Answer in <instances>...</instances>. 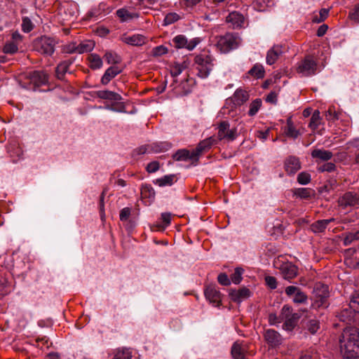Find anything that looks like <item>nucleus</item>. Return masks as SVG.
<instances>
[{
    "label": "nucleus",
    "instance_id": "f257e3e1",
    "mask_svg": "<svg viewBox=\"0 0 359 359\" xmlns=\"http://www.w3.org/2000/svg\"><path fill=\"white\" fill-rule=\"evenodd\" d=\"M340 351L342 356L352 359L359 355V330L355 327L344 329L339 339Z\"/></svg>",
    "mask_w": 359,
    "mask_h": 359
},
{
    "label": "nucleus",
    "instance_id": "f03ea898",
    "mask_svg": "<svg viewBox=\"0 0 359 359\" xmlns=\"http://www.w3.org/2000/svg\"><path fill=\"white\" fill-rule=\"evenodd\" d=\"M241 39L236 34L227 33L217 37L216 46L223 53H226L238 47Z\"/></svg>",
    "mask_w": 359,
    "mask_h": 359
},
{
    "label": "nucleus",
    "instance_id": "7ed1b4c3",
    "mask_svg": "<svg viewBox=\"0 0 359 359\" xmlns=\"http://www.w3.org/2000/svg\"><path fill=\"white\" fill-rule=\"evenodd\" d=\"M194 65L198 71L197 75L205 79L209 76L213 68V59L209 55L201 54L195 57Z\"/></svg>",
    "mask_w": 359,
    "mask_h": 359
},
{
    "label": "nucleus",
    "instance_id": "20e7f679",
    "mask_svg": "<svg viewBox=\"0 0 359 359\" xmlns=\"http://www.w3.org/2000/svg\"><path fill=\"white\" fill-rule=\"evenodd\" d=\"M313 304L314 307H327V298L329 297L328 286L321 283H317L315 284L313 290Z\"/></svg>",
    "mask_w": 359,
    "mask_h": 359
},
{
    "label": "nucleus",
    "instance_id": "39448f33",
    "mask_svg": "<svg viewBox=\"0 0 359 359\" xmlns=\"http://www.w3.org/2000/svg\"><path fill=\"white\" fill-rule=\"evenodd\" d=\"M318 65L316 61L311 56H306L302 60L297 67V72L304 76H310L317 72Z\"/></svg>",
    "mask_w": 359,
    "mask_h": 359
},
{
    "label": "nucleus",
    "instance_id": "423d86ee",
    "mask_svg": "<svg viewBox=\"0 0 359 359\" xmlns=\"http://www.w3.org/2000/svg\"><path fill=\"white\" fill-rule=\"evenodd\" d=\"M55 46V40L47 36H42L34 42V48L39 53L48 55L54 53Z\"/></svg>",
    "mask_w": 359,
    "mask_h": 359
},
{
    "label": "nucleus",
    "instance_id": "0eeeda50",
    "mask_svg": "<svg viewBox=\"0 0 359 359\" xmlns=\"http://www.w3.org/2000/svg\"><path fill=\"white\" fill-rule=\"evenodd\" d=\"M237 136V131L235 128H230L226 121H222L218 126L217 138L219 140L233 141Z\"/></svg>",
    "mask_w": 359,
    "mask_h": 359
},
{
    "label": "nucleus",
    "instance_id": "6e6552de",
    "mask_svg": "<svg viewBox=\"0 0 359 359\" xmlns=\"http://www.w3.org/2000/svg\"><path fill=\"white\" fill-rule=\"evenodd\" d=\"M172 42L177 48H186L191 50L199 43L200 40L197 38L188 40L184 35H177L174 37Z\"/></svg>",
    "mask_w": 359,
    "mask_h": 359
},
{
    "label": "nucleus",
    "instance_id": "1a4fd4ad",
    "mask_svg": "<svg viewBox=\"0 0 359 359\" xmlns=\"http://www.w3.org/2000/svg\"><path fill=\"white\" fill-rule=\"evenodd\" d=\"M22 36L18 32L12 34L11 39L8 41L3 47V52L6 54H14L18 50V46L22 42Z\"/></svg>",
    "mask_w": 359,
    "mask_h": 359
},
{
    "label": "nucleus",
    "instance_id": "9d476101",
    "mask_svg": "<svg viewBox=\"0 0 359 359\" xmlns=\"http://www.w3.org/2000/svg\"><path fill=\"white\" fill-rule=\"evenodd\" d=\"M285 291L288 297H293L292 301L294 303L304 304L306 303L308 299L307 295L298 287L290 285L285 288Z\"/></svg>",
    "mask_w": 359,
    "mask_h": 359
},
{
    "label": "nucleus",
    "instance_id": "9b49d317",
    "mask_svg": "<svg viewBox=\"0 0 359 359\" xmlns=\"http://www.w3.org/2000/svg\"><path fill=\"white\" fill-rule=\"evenodd\" d=\"M206 299L215 306H219L222 302V294L215 285H208L205 290Z\"/></svg>",
    "mask_w": 359,
    "mask_h": 359
},
{
    "label": "nucleus",
    "instance_id": "f8f14e48",
    "mask_svg": "<svg viewBox=\"0 0 359 359\" xmlns=\"http://www.w3.org/2000/svg\"><path fill=\"white\" fill-rule=\"evenodd\" d=\"M283 278L290 280L298 275L297 267L291 262L283 263L279 267Z\"/></svg>",
    "mask_w": 359,
    "mask_h": 359
},
{
    "label": "nucleus",
    "instance_id": "ddd939ff",
    "mask_svg": "<svg viewBox=\"0 0 359 359\" xmlns=\"http://www.w3.org/2000/svg\"><path fill=\"white\" fill-rule=\"evenodd\" d=\"M121 41L131 46H142L146 43L147 39L144 36L139 34L133 35L124 34L121 36Z\"/></svg>",
    "mask_w": 359,
    "mask_h": 359
},
{
    "label": "nucleus",
    "instance_id": "4468645a",
    "mask_svg": "<svg viewBox=\"0 0 359 359\" xmlns=\"http://www.w3.org/2000/svg\"><path fill=\"white\" fill-rule=\"evenodd\" d=\"M245 100H246L245 91L243 90H237L235 92L231 100H228L226 101V105L231 104L232 102H233L234 104L236 105H241V104H243L245 102ZM226 110H228V107H227V106H225L224 108H222V113H223L224 114H226L227 113Z\"/></svg>",
    "mask_w": 359,
    "mask_h": 359
},
{
    "label": "nucleus",
    "instance_id": "2eb2a0df",
    "mask_svg": "<svg viewBox=\"0 0 359 359\" xmlns=\"http://www.w3.org/2000/svg\"><path fill=\"white\" fill-rule=\"evenodd\" d=\"M245 18L240 13L234 11L230 13L226 18V21L233 28H238L244 23Z\"/></svg>",
    "mask_w": 359,
    "mask_h": 359
},
{
    "label": "nucleus",
    "instance_id": "dca6fc26",
    "mask_svg": "<svg viewBox=\"0 0 359 359\" xmlns=\"http://www.w3.org/2000/svg\"><path fill=\"white\" fill-rule=\"evenodd\" d=\"M264 337L267 343L272 347H276L282 342L281 336L274 330H266Z\"/></svg>",
    "mask_w": 359,
    "mask_h": 359
},
{
    "label": "nucleus",
    "instance_id": "f3484780",
    "mask_svg": "<svg viewBox=\"0 0 359 359\" xmlns=\"http://www.w3.org/2000/svg\"><path fill=\"white\" fill-rule=\"evenodd\" d=\"M285 168L290 175L297 172L301 168L299 158L294 156L288 157L285 161Z\"/></svg>",
    "mask_w": 359,
    "mask_h": 359
},
{
    "label": "nucleus",
    "instance_id": "a211bd4d",
    "mask_svg": "<svg viewBox=\"0 0 359 359\" xmlns=\"http://www.w3.org/2000/svg\"><path fill=\"white\" fill-rule=\"evenodd\" d=\"M282 46L279 45L273 46L269 49L266 54V62L268 65H271L274 64L279 57L282 55Z\"/></svg>",
    "mask_w": 359,
    "mask_h": 359
},
{
    "label": "nucleus",
    "instance_id": "6ab92c4d",
    "mask_svg": "<svg viewBox=\"0 0 359 359\" xmlns=\"http://www.w3.org/2000/svg\"><path fill=\"white\" fill-rule=\"evenodd\" d=\"M339 205L345 208L348 206H355L358 204L357 196L351 192L346 193L339 199Z\"/></svg>",
    "mask_w": 359,
    "mask_h": 359
},
{
    "label": "nucleus",
    "instance_id": "aec40b11",
    "mask_svg": "<svg viewBox=\"0 0 359 359\" xmlns=\"http://www.w3.org/2000/svg\"><path fill=\"white\" fill-rule=\"evenodd\" d=\"M173 157L176 161L191 160L196 161L198 160L194 150L180 149L175 154Z\"/></svg>",
    "mask_w": 359,
    "mask_h": 359
},
{
    "label": "nucleus",
    "instance_id": "412c9836",
    "mask_svg": "<svg viewBox=\"0 0 359 359\" xmlns=\"http://www.w3.org/2000/svg\"><path fill=\"white\" fill-rule=\"evenodd\" d=\"M217 140L213 137H210L201 142L195 149H193L197 158L206 149H209L212 144H215Z\"/></svg>",
    "mask_w": 359,
    "mask_h": 359
},
{
    "label": "nucleus",
    "instance_id": "4be33fe9",
    "mask_svg": "<svg viewBox=\"0 0 359 359\" xmlns=\"http://www.w3.org/2000/svg\"><path fill=\"white\" fill-rule=\"evenodd\" d=\"M121 72V69L116 67H110L108 68L101 79L102 84H107L113 78Z\"/></svg>",
    "mask_w": 359,
    "mask_h": 359
},
{
    "label": "nucleus",
    "instance_id": "5701e85b",
    "mask_svg": "<svg viewBox=\"0 0 359 359\" xmlns=\"http://www.w3.org/2000/svg\"><path fill=\"white\" fill-rule=\"evenodd\" d=\"M232 301L240 304L247 298V289L245 287L231 290L229 293Z\"/></svg>",
    "mask_w": 359,
    "mask_h": 359
},
{
    "label": "nucleus",
    "instance_id": "b1692460",
    "mask_svg": "<svg viewBox=\"0 0 359 359\" xmlns=\"http://www.w3.org/2000/svg\"><path fill=\"white\" fill-rule=\"evenodd\" d=\"M332 153L327 150L316 149H313L311 152V156L313 158H317L321 161H328L332 158Z\"/></svg>",
    "mask_w": 359,
    "mask_h": 359
},
{
    "label": "nucleus",
    "instance_id": "393cba45",
    "mask_svg": "<svg viewBox=\"0 0 359 359\" xmlns=\"http://www.w3.org/2000/svg\"><path fill=\"white\" fill-rule=\"evenodd\" d=\"M334 219L318 220L311 224V229L314 233H321L325 231L327 226Z\"/></svg>",
    "mask_w": 359,
    "mask_h": 359
},
{
    "label": "nucleus",
    "instance_id": "a878e982",
    "mask_svg": "<svg viewBox=\"0 0 359 359\" xmlns=\"http://www.w3.org/2000/svg\"><path fill=\"white\" fill-rule=\"evenodd\" d=\"M96 94L97 96L101 99L112 101H118L121 100V96L118 94L109 90H100L97 91Z\"/></svg>",
    "mask_w": 359,
    "mask_h": 359
},
{
    "label": "nucleus",
    "instance_id": "bb28decb",
    "mask_svg": "<svg viewBox=\"0 0 359 359\" xmlns=\"http://www.w3.org/2000/svg\"><path fill=\"white\" fill-rule=\"evenodd\" d=\"M117 16L123 22L129 21L135 18H137L138 15L135 13H132L126 8H121L116 11Z\"/></svg>",
    "mask_w": 359,
    "mask_h": 359
},
{
    "label": "nucleus",
    "instance_id": "cd10ccee",
    "mask_svg": "<svg viewBox=\"0 0 359 359\" xmlns=\"http://www.w3.org/2000/svg\"><path fill=\"white\" fill-rule=\"evenodd\" d=\"M248 74L256 79H262L265 75V70L262 65L257 63L248 71Z\"/></svg>",
    "mask_w": 359,
    "mask_h": 359
},
{
    "label": "nucleus",
    "instance_id": "c85d7f7f",
    "mask_svg": "<svg viewBox=\"0 0 359 359\" xmlns=\"http://www.w3.org/2000/svg\"><path fill=\"white\" fill-rule=\"evenodd\" d=\"M231 355L234 359H245V352L241 344L236 341L231 348Z\"/></svg>",
    "mask_w": 359,
    "mask_h": 359
},
{
    "label": "nucleus",
    "instance_id": "c756f323",
    "mask_svg": "<svg viewBox=\"0 0 359 359\" xmlns=\"http://www.w3.org/2000/svg\"><path fill=\"white\" fill-rule=\"evenodd\" d=\"M95 43L93 41L88 40L82 41L78 45L77 53L81 54L90 52L93 49Z\"/></svg>",
    "mask_w": 359,
    "mask_h": 359
},
{
    "label": "nucleus",
    "instance_id": "7c9ffc66",
    "mask_svg": "<svg viewBox=\"0 0 359 359\" xmlns=\"http://www.w3.org/2000/svg\"><path fill=\"white\" fill-rule=\"evenodd\" d=\"M314 194V191L309 188H299L295 189L294 194L301 198L309 199Z\"/></svg>",
    "mask_w": 359,
    "mask_h": 359
},
{
    "label": "nucleus",
    "instance_id": "2f4dec72",
    "mask_svg": "<svg viewBox=\"0 0 359 359\" xmlns=\"http://www.w3.org/2000/svg\"><path fill=\"white\" fill-rule=\"evenodd\" d=\"M90 67L92 69H100L102 66V60L97 54H91L88 56Z\"/></svg>",
    "mask_w": 359,
    "mask_h": 359
},
{
    "label": "nucleus",
    "instance_id": "473e14b6",
    "mask_svg": "<svg viewBox=\"0 0 359 359\" xmlns=\"http://www.w3.org/2000/svg\"><path fill=\"white\" fill-rule=\"evenodd\" d=\"M32 80L38 85H41L48 81V76L43 72H34L32 74Z\"/></svg>",
    "mask_w": 359,
    "mask_h": 359
},
{
    "label": "nucleus",
    "instance_id": "72a5a7b5",
    "mask_svg": "<svg viewBox=\"0 0 359 359\" xmlns=\"http://www.w3.org/2000/svg\"><path fill=\"white\" fill-rule=\"evenodd\" d=\"M298 315L294 313L291 317L285 318L283 324V328L286 330H292L297 325Z\"/></svg>",
    "mask_w": 359,
    "mask_h": 359
},
{
    "label": "nucleus",
    "instance_id": "f704fd0d",
    "mask_svg": "<svg viewBox=\"0 0 359 359\" xmlns=\"http://www.w3.org/2000/svg\"><path fill=\"white\" fill-rule=\"evenodd\" d=\"M104 58L108 64L115 65L121 62V57L116 53L111 51L107 52L104 55Z\"/></svg>",
    "mask_w": 359,
    "mask_h": 359
},
{
    "label": "nucleus",
    "instance_id": "c9c22d12",
    "mask_svg": "<svg viewBox=\"0 0 359 359\" xmlns=\"http://www.w3.org/2000/svg\"><path fill=\"white\" fill-rule=\"evenodd\" d=\"M341 114L336 111L335 108L330 107L325 112V118L328 121L334 122L340 118Z\"/></svg>",
    "mask_w": 359,
    "mask_h": 359
},
{
    "label": "nucleus",
    "instance_id": "e433bc0d",
    "mask_svg": "<svg viewBox=\"0 0 359 359\" xmlns=\"http://www.w3.org/2000/svg\"><path fill=\"white\" fill-rule=\"evenodd\" d=\"M355 241H359V231L347 233L344 238V245H349Z\"/></svg>",
    "mask_w": 359,
    "mask_h": 359
},
{
    "label": "nucleus",
    "instance_id": "4c0bfd02",
    "mask_svg": "<svg viewBox=\"0 0 359 359\" xmlns=\"http://www.w3.org/2000/svg\"><path fill=\"white\" fill-rule=\"evenodd\" d=\"M320 111L318 110H316L311 118V121L309 123V127L312 130H316L318 126L320 124Z\"/></svg>",
    "mask_w": 359,
    "mask_h": 359
},
{
    "label": "nucleus",
    "instance_id": "58836bf2",
    "mask_svg": "<svg viewBox=\"0 0 359 359\" xmlns=\"http://www.w3.org/2000/svg\"><path fill=\"white\" fill-rule=\"evenodd\" d=\"M244 272V269L240 267L236 268L234 272L231 276L232 283L234 284H239L242 280V275Z\"/></svg>",
    "mask_w": 359,
    "mask_h": 359
},
{
    "label": "nucleus",
    "instance_id": "ea45409f",
    "mask_svg": "<svg viewBox=\"0 0 359 359\" xmlns=\"http://www.w3.org/2000/svg\"><path fill=\"white\" fill-rule=\"evenodd\" d=\"M175 180L174 175H165L160 179L156 180V183L160 187L170 186L173 184Z\"/></svg>",
    "mask_w": 359,
    "mask_h": 359
},
{
    "label": "nucleus",
    "instance_id": "a19ab883",
    "mask_svg": "<svg viewBox=\"0 0 359 359\" xmlns=\"http://www.w3.org/2000/svg\"><path fill=\"white\" fill-rule=\"evenodd\" d=\"M328 14H329L328 9L322 8L319 11L318 15H316L313 18L312 21L316 23L322 22L327 18Z\"/></svg>",
    "mask_w": 359,
    "mask_h": 359
},
{
    "label": "nucleus",
    "instance_id": "79ce46f5",
    "mask_svg": "<svg viewBox=\"0 0 359 359\" xmlns=\"http://www.w3.org/2000/svg\"><path fill=\"white\" fill-rule=\"evenodd\" d=\"M306 327L310 333L316 334L320 328L319 321L316 319L310 320L307 323Z\"/></svg>",
    "mask_w": 359,
    "mask_h": 359
},
{
    "label": "nucleus",
    "instance_id": "37998d69",
    "mask_svg": "<svg viewBox=\"0 0 359 359\" xmlns=\"http://www.w3.org/2000/svg\"><path fill=\"white\" fill-rule=\"evenodd\" d=\"M349 307L354 312H359V293L353 295L349 302Z\"/></svg>",
    "mask_w": 359,
    "mask_h": 359
},
{
    "label": "nucleus",
    "instance_id": "c03bdc74",
    "mask_svg": "<svg viewBox=\"0 0 359 359\" xmlns=\"http://www.w3.org/2000/svg\"><path fill=\"white\" fill-rule=\"evenodd\" d=\"M284 133L287 137H292L294 139L297 138L300 135L299 130H297L294 126H290L289 127H285Z\"/></svg>",
    "mask_w": 359,
    "mask_h": 359
},
{
    "label": "nucleus",
    "instance_id": "a18cd8bd",
    "mask_svg": "<svg viewBox=\"0 0 359 359\" xmlns=\"http://www.w3.org/2000/svg\"><path fill=\"white\" fill-rule=\"evenodd\" d=\"M69 65L64 62L57 65L56 68V74L59 79H62L63 75L67 72Z\"/></svg>",
    "mask_w": 359,
    "mask_h": 359
},
{
    "label": "nucleus",
    "instance_id": "49530a36",
    "mask_svg": "<svg viewBox=\"0 0 359 359\" xmlns=\"http://www.w3.org/2000/svg\"><path fill=\"white\" fill-rule=\"evenodd\" d=\"M262 106V100L260 99H256L250 104V109L248 114L251 116L255 115Z\"/></svg>",
    "mask_w": 359,
    "mask_h": 359
},
{
    "label": "nucleus",
    "instance_id": "de8ad7c7",
    "mask_svg": "<svg viewBox=\"0 0 359 359\" xmlns=\"http://www.w3.org/2000/svg\"><path fill=\"white\" fill-rule=\"evenodd\" d=\"M297 182L301 184H307L311 182V175L306 172H300L297 176Z\"/></svg>",
    "mask_w": 359,
    "mask_h": 359
},
{
    "label": "nucleus",
    "instance_id": "09e8293b",
    "mask_svg": "<svg viewBox=\"0 0 359 359\" xmlns=\"http://www.w3.org/2000/svg\"><path fill=\"white\" fill-rule=\"evenodd\" d=\"M130 352L127 349H124L118 351L114 359H130Z\"/></svg>",
    "mask_w": 359,
    "mask_h": 359
},
{
    "label": "nucleus",
    "instance_id": "8fccbe9b",
    "mask_svg": "<svg viewBox=\"0 0 359 359\" xmlns=\"http://www.w3.org/2000/svg\"><path fill=\"white\" fill-rule=\"evenodd\" d=\"M22 29L25 32H29L33 29V24L29 18L27 17L23 18Z\"/></svg>",
    "mask_w": 359,
    "mask_h": 359
},
{
    "label": "nucleus",
    "instance_id": "3c124183",
    "mask_svg": "<svg viewBox=\"0 0 359 359\" xmlns=\"http://www.w3.org/2000/svg\"><path fill=\"white\" fill-rule=\"evenodd\" d=\"M349 18L355 22H359V4H356L349 13Z\"/></svg>",
    "mask_w": 359,
    "mask_h": 359
},
{
    "label": "nucleus",
    "instance_id": "603ef678",
    "mask_svg": "<svg viewBox=\"0 0 359 359\" xmlns=\"http://www.w3.org/2000/svg\"><path fill=\"white\" fill-rule=\"evenodd\" d=\"M77 48H78V45L76 44V43L72 42V43H69L64 46L63 50H64V52H65L67 53H77Z\"/></svg>",
    "mask_w": 359,
    "mask_h": 359
},
{
    "label": "nucleus",
    "instance_id": "864d4df0",
    "mask_svg": "<svg viewBox=\"0 0 359 359\" xmlns=\"http://www.w3.org/2000/svg\"><path fill=\"white\" fill-rule=\"evenodd\" d=\"M335 165L332 163H326L318 168L319 172H332L335 170Z\"/></svg>",
    "mask_w": 359,
    "mask_h": 359
},
{
    "label": "nucleus",
    "instance_id": "5fc2aeb1",
    "mask_svg": "<svg viewBox=\"0 0 359 359\" xmlns=\"http://www.w3.org/2000/svg\"><path fill=\"white\" fill-rule=\"evenodd\" d=\"M179 19V15L177 13H168L164 19V23L165 25H170Z\"/></svg>",
    "mask_w": 359,
    "mask_h": 359
},
{
    "label": "nucleus",
    "instance_id": "6e6d98bb",
    "mask_svg": "<svg viewBox=\"0 0 359 359\" xmlns=\"http://www.w3.org/2000/svg\"><path fill=\"white\" fill-rule=\"evenodd\" d=\"M183 66L180 64L176 63L171 67L170 73L172 76H177L183 70Z\"/></svg>",
    "mask_w": 359,
    "mask_h": 359
},
{
    "label": "nucleus",
    "instance_id": "4d7b16f0",
    "mask_svg": "<svg viewBox=\"0 0 359 359\" xmlns=\"http://www.w3.org/2000/svg\"><path fill=\"white\" fill-rule=\"evenodd\" d=\"M294 313H292V308L288 305H285L281 310V317L283 318H287L291 317Z\"/></svg>",
    "mask_w": 359,
    "mask_h": 359
},
{
    "label": "nucleus",
    "instance_id": "13d9d810",
    "mask_svg": "<svg viewBox=\"0 0 359 359\" xmlns=\"http://www.w3.org/2000/svg\"><path fill=\"white\" fill-rule=\"evenodd\" d=\"M266 284L271 289H276L277 287V281L275 277L267 276L265 277Z\"/></svg>",
    "mask_w": 359,
    "mask_h": 359
},
{
    "label": "nucleus",
    "instance_id": "bf43d9fd",
    "mask_svg": "<svg viewBox=\"0 0 359 359\" xmlns=\"http://www.w3.org/2000/svg\"><path fill=\"white\" fill-rule=\"evenodd\" d=\"M167 51H168V50L165 47H164L163 46H159L154 48L152 50V54L154 56H161V55L165 54L167 53Z\"/></svg>",
    "mask_w": 359,
    "mask_h": 359
},
{
    "label": "nucleus",
    "instance_id": "052dcab7",
    "mask_svg": "<svg viewBox=\"0 0 359 359\" xmlns=\"http://www.w3.org/2000/svg\"><path fill=\"white\" fill-rule=\"evenodd\" d=\"M218 282L222 285H229L231 280L226 273H220L217 277Z\"/></svg>",
    "mask_w": 359,
    "mask_h": 359
},
{
    "label": "nucleus",
    "instance_id": "680f3d73",
    "mask_svg": "<svg viewBox=\"0 0 359 359\" xmlns=\"http://www.w3.org/2000/svg\"><path fill=\"white\" fill-rule=\"evenodd\" d=\"M159 168V163L157 161H153L149 163L147 166V170L149 172H154Z\"/></svg>",
    "mask_w": 359,
    "mask_h": 359
},
{
    "label": "nucleus",
    "instance_id": "e2e57ef3",
    "mask_svg": "<svg viewBox=\"0 0 359 359\" xmlns=\"http://www.w3.org/2000/svg\"><path fill=\"white\" fill-rule=\"evenodd\" d=\"M130 215V210L128 208H125L121 210L120 212V219L122 221H126L128 219Z\"/></svg>",
    "mask_w": 359,
    "mask_h": 359
},
{
    "label": "nucleus",
    "instance_id": "0e129e2a",
    "mask_svg": "<svg viewBox=\"0 0 359 359\" xmlns=\"http://www.w3.org/2000/svg\"><path fill=\"white\" fill-rule=\"evenodd\" d=\"M266 101L272 104L277 102V93L274 91L271 92L266 97Z\"/></svg>",
    "mask_w": 359,
    "mask_h": 359
},
{
    "label": "nucleus",
    "instance_id": "69168bd1",
    "mask_svg": "<svg viewBox=\"0 0 359 359\" xmlns=\"http://www.w3.org/2000/svg\"><path fill=\"white\" fill-rule=\"evenodd\" d=\"M269 135V129L266 130L265 131H256L255 136L259 138L262 140H265Z\"/></svg>",
    "mask_w": 359,
    "mask_h": 359
},
{
    "label": "nucleus",
    "instance_id": "338daca9",
    "mask_svg": "<svg viewBox=\"0 0 359 359\" xmlns=\"http://www.w3.org/2000/svg\"><path fill=\"white\" fill-rule=\"evenodd\" d=\"M327 28L328 27L326 25H323L320 26L317 30V35L318 36H323L326 33Z\"/></svg>",
    "mask_w": 359,
    "mask_h": 359
},
{
    "label": "nucleus",
    "instance_id": "774afa93",
    "mask_svg": "<svg viewBox=\"0 0 359 359\" xmlns=\"http://www.w3.org/2000/svg\"><path fill=\"white\" fill-rule=\"evenodd\" d=\"M318 356L316 354H312L310 353H306L302 355L299 359H317Z\"/></svg>",
    "mask_w": 359,
    "mask_h": 359
}]
</instances>
